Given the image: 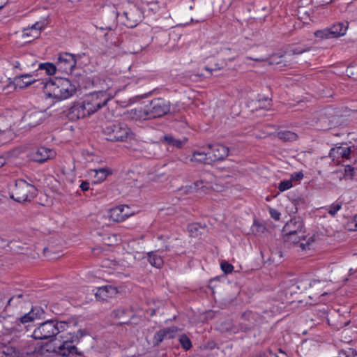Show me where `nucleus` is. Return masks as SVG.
Segmentation results:
<instances>
[{
  "label": "nucleus",
  "instance_id": "obj_50",
  "mask_svg": "<svg viewBox=\"0 0 357 357\" xmlns=\"http://www.w3.org/2000/svg\"><path fill=\"white\" fill-rule=\"evenodd\" d=\"M245 59L247 60H253V61H258V62H262V61H265L267 60L266 59H264V58H252L250 56H247Z\"/></svg>",
  "mask_w": 357,
  "mask_h": 357
},
{
  "label": "nucleus",
  "instance_id": "obj_44",
  "mask_svg": "<svg viewBox=\"0 0 357 357\" xmlns=\"http://www.w3.org/2000/svg\"><path fill=\"white\" fill-rule=\"evenodd\" d=\"M269 213L271 217L275 220H280L281 214L278 211L272 208H269Z\"/></svg>",
  "mask_w": 357,
  "mask_h": 357
},
{
  "label": "nucleus",
  "instance_id": "obj_1",
  "mask_svg": "<svg viewBox=\"0 0 357 357\" xmlns=\"http://www.w3.org/2000/svg\"><path fill=\"white\" fill-rule=\"evenodd\" d=\"M171 104L169 101L163 98H155L144 107H137L130 109L128 118L135 121H146L156 118H160L170 111Z\"/></svg>",
  "mask_w": 357,
  "mask_h": 357
},
{
  "label": "nucleus",
  "instance_id": "obj_36",
  "mask_svg": "<svg viewBox=\"0 0 357 357\" xmlns=\"http://www.w3.org/2000/svg\"><path fill=\"white\" fill-rule=\"evenodd\" d=\"M314 36L321 39L332 38L329 28L318 30L314 32Z\"/></svg>",
  "mask_w": 357,
  "mask_h": 357
},
{
  "label": "nucleus",
  "instance_id": "obj_43",
  "mask_svg": "<svg viewBox=\"0 0 357 357\" xmlns=\"http://www.w3.org/2000/svg\"><path fill=\"white\" fill-rule=\"evenodd\" d=\"M282 62V56L273 55L268 59V63L270 65L278 64Z\"/></svg>",
  "mask_w": 357,
  "mask_h": 357
},
{
  "label": "nucleus",
  "instance_id": "obj_4",
  "mask_svg": "<svg viewBox=\"0 0 357 357\" xmlns=\"http://www.w3.org/2000/svg\"><path fill=\"white\" fill-rule=\"evenodd\" d=\"M36 195V188L24 179L17 180L14 188L10 192V198L20 203L31 202Z\"/></svg>",
  "mask_w": 357,
  "mask_h": 357
},
{
  "label": "nucleus",
  "instance_id": "obj_22",
  "mask_svg": "<svg viewBox=\"0 0 357 357\" xmlns=\"http://www.w3.org/2000/svg\"><path fill=\"white\" fill-rule=\"evenodd\" d=\"M126 214L123 213V207L121 205L114 207L109 211V217L114 222H123L126 220Z\"/></svg>",
  "mask_w": 357,
  "mask_h": 357
},
{
  "label": "nucleus",
  "instance_id": "obj_33",
  "mask_svg": "<svg viewBox=\"0 0 357 357\" xmlns=\"http://www.w3.org/2000/svg\"><path fill=\"white\" fill-rule=\"evenodd\" d=\"M178 342L181 347L185 351L190 349L192 347L191 340L185 334H182L179 336Z\"/></svg>",
  "mask_w": 357,
  "mask_h": 357
},
{
  "label": "nucleus",
  "instance_id": "obj_9",
  "mask_svg": "<svg viewBox=\"0 0 357 357\" xmlns=\"http://www.w3.org/2000/svg\"><path fill=\"white\" fill-rule=\"evenodd\" d=\"M79 341L77 335H71L69 338L63 340V342L55 346L54 351L62 356H69L70 355L77 354V349L75 345V342Z\"/></svg>",
  "mask_w": 357,
  "mask_h": 357
},
{
  "label": "nucleus",
  "instance_id": "obj_55",
  "mask_svg": "<svg viewBox=\"0 0 357 357\" xmlns=\"http://www.w3.org/2000/svg\"><path fill=\"white\" fill-rule=\"evenodd\" d=\"M8 2V0H0V9H1Z\"/></svg>",
  "mask_w": 357,
  "mask_h": 357
},
{
  "label": "nucleus",
  "instance_id": "obj_57",
  "mask_svg": "<svg viewBox=\"0 0 357 357\" xmlns=\"http://www.w3.org/2000/svg\"><path fill=\"white\" fill-rule=\"evenodd\" d=\"M112 36H113V33H105V38H106V40H107L109 38H112Z\"/></svg>",
  "mask_w": 357,
  "mask_h": 357
},
{
  "label": "nucleus",
  "instance_id": "obj_58",
  "mask_svg": "<svg viewBox=\"0 0 357 357\" xmlns=\"http://www.w3.org/2000/svg\"><path fill=\"white\" fill-rule=\"evenodd\" d=\"M100 29L112 31V26L100 27Z\"/></svg>",
  "mask_w": 357,
  "mask_h": 357
},
{
  "label": "nucleus",
  "instance_id": "obj_15",
  "mask_svg": "<svg viewBox=\"0 0 357 357\" xmlns=\"http://www.w3.org/2000/svg\"><path fill=\"white\" fill-rule=\"evenodd\" d=\"M304 231V225L300 218H294L289 220L282 228L283 235L301 234Z\"/></svg>",
  "mask_w": 357,
  "mask_h": 357
},
{
  "label": "nucleus",
  "instance_id": "obj_7",
  "mask_svg": "<svg viewBox=\"0 0 357 357\" xmlns=\"http://www.w3.org/2000/svg\"><path fill=\"white\" fill-rule=\"evenodd\" d=\"M82 55H84V54L60 53L56 62L58 72L67 75L72 73L76 66L77 60L82 59Z\"/></svg>",
  "mask_w": 357,
  "mask_h": 357
},
{
  "label": "nucleus",
  "instance_id": "obj_18",
  "mask_svg": "<svg viewBox=\"0 0 357 357\" xmlns=\"http://www.w3.org/2000/svg\"><path fill=\"white\" fill-rule=\"evenodd\" d=\"M44 81L43 79H32V76L30 74H24L15 77L14 85L16 88L23 89L33 83L38 82L37 86L41 85L43 86L41 82Z\"/></svg>",
  "mask_w": 357,
  "mask_h": 357
},
{
  "label": "nucleus",
  "instance_id": "obj_6",
  "mask_svg": "<svg viewBox=\"0 0 357 357\" xmlns=\"http://www.w3.org/2000/svg\"><path fill=\"white\" fill-rule=\"evenodd\" d=\"M111 99L107 91H98L91 93L82 100L91 114L105 106Z\"/></svg>",
  "mask_w": 357,
  "mask_h": 357
},
{
  "label": "nucleus",
  "instance_id": "obj_14",
  "mask_svg": "<svg viewBox=\"0 0 357 357\" xmlns=\"http://www.w3.org/2000/svg\"><path fill=\"white\" fill-rule=\"evenodd\" d=\"M208 153L213 162L225 159L229 155V148L220 144H208Z\"/></svg>",
  "mask_w": 357,
  "mask_h": 357
},
{
  "label": "nucleus",
  "instance_id": "obj_48",
  "mask_svg": "<svg viewBox=\"0 0 357 357\" xmlns=\"http://www.w3.org/2000/svg\"><path fill=\"white\" fill-rule=\"evenodd\" d=\"M90 183L87 181H82L79 185L82 191H87L89 189Z\"/></svg>",
  "mask_w": 357,
  "mask_h": 357
},
{
  "label": "nucleus",
  "instance_id": "obj_41",
  "mask_svg": "<svg viewBox=\"0 0 357 357\" xmlns=\"http://www.w3.org/2000/svg\"><path fill=\"white\" fill-rule=\"evenodd\" d=\"M220 266L222 271L226 274L231 273L234 269V266L227 261L222 262Z\"/></svg>",
  "mask_w": 357,
  "mask_h": 357
},
{
  "label": "nucleus",
  "instance_id": "obj_59",
  "mask_svg": "<svg viewBox=\"0 0 357 357\" xmlns=\"http://www.w3.org/2000/svg\"><path fill=\"white\" fill-rule=\"evenodd\" d=\"M78 333H79V337H83L84 335V333L82 331V330H79Z\"/></svg>",
  "mask_w": 357,
  "mask_h": 357
},
{
  "label": "nucleus",
  "instance_id": "obj_19",
  "mask_svg": "<svg viewBox=\"0 0 357 357\" xmlns=\"http://www.w3.org/2000/svg\"><path fill=\"white\" fill-rule=\"evenodd\" d=\"M118 293L117 287L112 285H105L98 287L95 296L98 300L105 301L109 298L114 297Z\"/></svg>",
  "mask_w": 357,
  "mask_h": 357
},
{
  "label": "nucleus",
  "instance_id": "obj_32",
  "mask_svg": "<svg viewBox=\"0 0 357 357\" xmlns=\"http://www.w3.org/2000/svg\"><path fill=\"white\" fill-rule=\"evenodd\" d=\"M257 102L259 109L268 110L271 107L272 100L268 97H263L259 98Z\"/></svg>",
  "mask_w": 357,
  "mask_h": 357
},
{
  "label": "nucleus",
  "instance_id": "obj_49",
  "mask_svg": "<svg viewBox=\"0 0 357 357\" xmlns=\"http://www.w3.org/2000/svg\"><path fill=\"white\" fill-rule=\"evenodd\" d=\"M97 174H100V176L98 178L99 180L103 181L107 176L106 170L104 169H100L98 172H97Z\"/></svg>",
  "mask_w": 357,
  "mask_h": 357
},
{
  "label": "nucleus",
  "instance_id": "obj_51",
  "mask_svg": "<svg viewBox=\"0 0 357 357\" xmlns=\"http://www.w3.org/2000/svg\"><path fill=\"white\" fill-rule=\"evenodd\" d=\"M211 17V14H208V15H206V16L203 17H201L200 19L199 20H197L196 22H205L206 20H207L208 18H210Z\"/></svg>",
  "mask_w": 357,
  "mask_h": 357
},
{
  "label": "nucleus",
  "instance_id": "obj_30",
  "mask_svg": "<svg viewBox=\"0 0 357 357\" xmlns=\"http://www.w3.org/2000/svg\"><path fill=\"white\" fill-rule=\"evenodd\" d=\"M39 69L45 70L48 75H53L58 71L56 65L49 62L40 63Z\"/></svg>",
  "mask_w": 357,
  "mask_h": 357
},
{
  "label": "nucleus",
  "instance_id": "obj_39",
  "mask_svg": "<svg viewBox=\"0 0 357 357\" xmlns=\"http://www.w3.org/2000/svg\"><path fill=\"white\" fill-rule=\"evenodd\" d=\"M292 187L291 180L282 181L278 185V189L280 192H284L290 189Z\"/></svg>",
  "mask_w": 357,
  "mask_h": 357
},
{
  "label": "nucleus",
  "instance_id": "obj_29",
  "mask_svg": "<svg viewBox=\"0 0 357 357\" xmlns=\"http://www.w3.org/2000/svg\"><path fill=\"white\" fill-rule=\"evenodd\" d=\"M310 287L314 291V296H324L327 294V292L323 291L321 287L323 286V283H321L319 280H313L310 282L309 284Z\"/></svg>",
  "mask_w": 357,
  "mask_h": 357
},
{
  "label": "nucleus",
  "instance_id": "obj_13",
  "mask_svg": "<svg viewBox=\"0 0 357 357\" xmlns=\"http://www.w3.org/2000/svg\"><path fill=\"white\" fill-rule=\"evenodd\" d=\"M91 115L83 100L78 101L70 108L68 117L71 121H77Z\"/></svg>",
  "mask_w": 357,
  "mask_h": 357
},
{
  "label": "nucleus",
  "instance_id": "obj_56",
  "mask_svg": "<svg viewBox=\"0 0 357 357\" xmlns=\"http://www.w3.org/2000/svg\"><path fill=\"white\" fill-rule=\"evenodd\" d=\"M13 66L14 68H20V63L18 61H15L13 63Z\"/></svg>",
  "mask_w": 357,
  "mask_h": 357
},
{
  "label": "nucleus",
  "instance_id": "obj_24",
  "mask_svg": "<svg viewBox=\"0 0 357 357\" xmlns=\"http://www.w3.org/2000/svg\"><path fill=\"white\" fill-rule=\"evenodd\" d=\"M43 29V26L40 22H36L31 26L24 29L23 36L30 37L33 39L36 38L39 36L40 31Z\"/></svg>",
  "mask_w": 357,
  "mask_h": 357
},
{
  "label": "nucleus",
  "instance_id": "obj_28",
  "mask_svg": "<svg viewBox=\"0 0 357 357\" xmlns=\"http://www.w3.org/2000/svg\"><path fill=\"white\" fill-rule=\"evenodd\" d=\"M278 137L280 139L284 142H294L298 139V135L296 133L289 130H282L278 132Z\"/></svg>",
  "mask_w": 357,
  "mask_h": 357
},
{
  "label": "nucleus",
  "instance_id": "obj_10",
  "mask_svg": "<svg viewBox=\"0 0 357 357\" xmlns=\"http://www.w3.org/2000/svg\"><path fill=\"white\" fill-rule=\"evenodd\" d=\"M260 316L257 313L252 311L245 312L239 323L240 329L243 332H248L253 330L259 324Z\"/></svg>",
  "mask_w": 357,
  "mask_h": 357
},
{
  "label": "nucleus",
  "instance_id": "obj_27",
  "mask_svg": "<svg viewBox=\"0 0 357 357\" xmlns=\"http://www.w3.org/2000/svg\"><path fill=\"white\" fill-rule=\"evenodd\" d=\"M148 261L150 264L155 268H160L163 265L162 257L158 255L156 252H149L147 253Z\"/></svg>",
  "mask_w": 357,
  "mask_h": 357
},
{
  "label": "nucleus",
  "instance_id": "obj_60",
  "mask_svg": "<svg viewBox=\"0 0 357 357\" xmlns=\"http://www.w3.org/2000/svg\"><path fill=\"white\" fill-rule=\"evenodd\" d=\"M333 1V0H323V1H324V3H328L331 2V1Z\"/></svg>",
  "mask_w": 357,
  "mask_h": 357
},
{
  "label": "nucleus",
  "instance_id": "obj_63",
  "mask_svg": "<svg viewBox=\"0 0 357 357\" xmlns=\"http://www.w3.org/2000/svg\"><path fill=\"white\" fill-rule=\"evenodd\" d=\"M280 352H281V353H283V354H284V352H283V351H282V350H281V349H280Z\"/></svg>",
  "mask_w": 357,
  "mask_h": 357
},
{
  "label": "nucleus",
  "instance_id": "obj_21",
  "mask_svg": "<svg viewBox=\"0 0 357 357\" xmlns=\"http://www.w3.org/2000/svg\"><path fill=\"white\" fill-rule=\"evenodd\" d=\"M348 26L349 24L347 22H337L334 24L329 28L332 38L344 36L347 32Z\"/></svg>",
  "mask_w": 357,
  "mask_h": 357
},
{
  "label": "nucleus",
  "instance_id": "obj_11",
  "mask_svg": "<svg viewBox=\"0 0 357 357\" xmlns=\"http://www.w3.org/2000/svg\"><path fill=\"white\" fill-rule=\"evenodd\" d=\"M354 146H337L331 149L330 151L331 157L333 159L337 158L338 162H345L347 160H351L354 158Z\"/></svg>",
  "mask_w": 357,
  "mask_h": 357
},
{
  "label": "nucleus",
  "instance_id": "obj_46",
  "mask_svg": "<svg viewBox=\"0 0 357 357\" xmlns=\"http://www.w3.org/2000/svg\"><path fill=\"white\" fill-rule=\"evenodd\" d=\"M303 178V174L301 172H294L291 176V180L292 181H301Z\"/></svg>",
  "mask_w": 357,
  "mask_h": 357
},
{
  "label": "nucleus",
  "instance_id": "obj_40",
  "mask_svg": "<svg viewBox=\"0 0 357 357\" xmlns=\"http://www.w3.org/2000/svg\"><path fill=\"white\" fill-rule=\"evenodd\" d=\"M128 313H129V310L127 308H118L112 312L114 317L117 319L122 318Z\"/></svg>",
  "mask_w": 357,
  "mask_h": 357
},
{
  "label": "nucleus",
  "instance_id": "obj_52",
  "mask_svg": "<svg viewBox=\"0 0 357 357\" xmlns=\"http://www.w3.org/2000/svg\"><path fill=\"white\" fill-rule=\"evenodd\" d=\"M345 172L347 173L348 172H350L351 176L353 175L354 169L351 167L350 165H345Z\"/></svg>",
  "mask_w": 357,
  "mask_h": 357
},
{
  "label": "nucleus",
  "instance_id": "obj_25",
  "mask_svg": "<svg viewBox=\"0 0 357 357\" xmlns=\"http://www.w3.org/2000/svg\"><path fill=\"white\" fill-rule=\"evenodd\" d=\"M192 161H196L203 164H211L213 162L211 155H209L208 151L207 152H200V151H195L193 152Z\"/></svg>",
  "mask_w": 357,
  "mask_h": 357
},
{
  "label": "nucleus",
  "instance_id": "obj_42",
  "mask_svg": "<svg viewBox=\"0 0 357 357\" xmlns=\"http://www.w3.org/2000/svg\"><path fill=\"white\" fill-rule=\"evenodd\" d=\"M19 320L22 324H26L34 321L30 312L26 313L24 316L21 317Z\"/></svg>",
  "mask_w": 357,
  "mask_h": 357
},
{
  "label": "nucleus",
  "instance_id": "obj_17",
  "mask_svg": "<svg viewBox=\"0 0 357 357\" xmlns=\"http://www.w3.org/2000/svg\"><path fill=\"white\" fill-rule=\"evenodd\" d=\"M45 114L40 111H33L26 114L23 117V121L29 127L34 128L45 120Z\"/></svg>",
  "mask_w": 357,
  "mask_h": 357
},
{
  "label": "nucleus",
  "instance_id": "obj_3",
  "mask_svg": "<svg viewBox=\"0 0 357 357\" xmlns=\"http://www.w3.org/2000/svg\"><path fill=\"white\" fill-rule=\"evenodd\" d=\"M68 323L48 320L40 324L34 331L32 337L36 340H52L57 334L67 330Z\"/></svg>",
  "mask_w": 357,
  "mask_h": 357
},
{
  "label": "nucleus",
  "instance_id": "obj_20",
  "mask_svg": "<svg viewBox=\"0 0 357 357\" xmlns=\"http://www.w3.org/2000/svg\"><path fill=\"white\" fill-rule=\"evenodd\" d=\"M284 241L294 245H299L302 250H305L308 247V243H305V231L301 234H285L283 235Z\"/></svg>",
  "mask_w": 357,
  "mask_h": 357
},
{
  "label": "nucleus",
  "instance_id": "obj_47",
  "mask_svg": "<svg viewBox=\"0 0 357 357\" xmlns=\"http://www.w3.org/2000/svg\"><path fill=\"white\" fill-rule=\"evenodd\" d=\"M350 229L357 231V215H356L349 222Z\"/></svg>",
  "mask_w": 357,
  "mask_h": 357
},
{
  "label": "nucleus",
  "instance_id": "obj_62",
  "mask_svg": "<svg viewBox=\"0 0 357 357\" xmlns=\"http://www.w3.org/2000/svg\"><path fill=\"white\" fill-rule=\"evenodd\" d=\"M111 44H114V45H116V46L118 45H117V43H116V41H114V43H113V42H112V43H111Z\"/></svg>",
  "mask_w": 357,
  "mask_h": 357
},
{
  "label": "nucleus",
  "instance_id": "obj_26",
  "mask_svg": "<svg viewBox=\"0 0 357 357\" xmlns=\"http://www.w3.org/2000/svg\"><path fill=\"white\" fill-rule=\"evenodd\" d=\"M30 298L29 294L24 293H19L15 294L11 298H9L8 301V304L9 305H18L22 302H29Z\"/></svg>",
  "mask_w": 357,
  "mask_h": 357
},
{
  "label": "nucleus",
  "instance_id": "obj_45",
  "mask_svg": "<svg viewBox=\"0 0 357 357\" xmlns=\"http://www.w3.org/2000/svg\"><path fill=\"white\" fill-rule=\"evenodd\" d=\"M121 206L123 207V213L126 214V219L134 215V211L128 205H121Z\"/></svg>",
  "mask_w": 357,
  "mask_h": 357
},
{
  "label": "nucleus",
  "instance_id": "obj_16",
  "mask_svg": "<svg viewBox=\"0 0 357 357\" xmlns=\"http://www.w3.org/2000/svg\"><path fill=\"white\" fill-rule=\"evenodd\" d=\"M178 330L176 326H171L157 331L153 338V345L158 346L163 340L174 338Z\"/></svg>",
  "mask_w": 357,
  "mask_h": 357
},
{
  "label": "nucleus",
  "instance_id": "obj_34",
  "mask_svg": "<svg viewBox=\"0 0 357 357\" xmlns=\"http://www.w3.org/2000/svg\"><path fill=\"white\" fill-rule=\"evenodd\" d=\"M164 140L169 144L176 148H181L183 142L180 139L174 138L172 135H165Z\"/></svg>",
  "mask_w": 357,
  "mask_h": 357
},
{
  "label": "nucleus",
  "instance_id": "obj_38",
  "mask_svg": "<svg viewBox=\"0 0 357 357\" xmlns=\"http://www.w3.org/2000/svg\"><path fill=\"white\" fill-rule=\"evenodd\" d=\"M310 47L304 45V46H299V47L292 48L289 51V52L293 55L301 54L305 52L310 51Z\"/></svg>",
  "mask_w": 357,
  "mask_h": 357
},
{
  "label": "nucleus",
  "instance_id": "obj_53",
  "mask_svg": "<svg viewBox=\"0 0 357 357\" xmlns=\"http://www.w3.org/2000/svg\"><path fill=\"white\" fill-rule=\"evenodd\" d=\"M197 229H198V225L192 224L191 226L192 232H194L195 231H197Z\"/></svg>",
  "mask_w": 357,
  "mask_h": 357
},
{
  "label": "nucleus",
  "instance_id": "obj_35",
  "mask_svg": "<svg viewBox=\"0 0 357 357\" xmlns=\"http://www.w3.org/2000/svg\"><path fill=\"white\" fill-rule=\"evenodd\" d=\"M30 312L33 320L43 318L45 314L44 310L40 306L32 307Z\"/></svg>",
  "mask_w": 357,
  "mask_h": 357
},
{
  "label": "nucleus",
  "instance_id": "obj_31",
  "mask_svg": "<svg viewBox=\"0 0 357 357\" xmlns=\"http://www.w3.org/2000/svg\"><path fill=\"white\" fill-rule=\"evenodd\" d=\"M342 202L336 201L328 206L326 210L331 216H335L337 213L342 208Z\"/></svg>",
  "mask_w": 357,
  "mask_h": 357
},
{
  "label": "nucleus",
  "instance_id": "obj_5",
  "mask_svg": "<svg viewBox=\"0 0 357 357\" xmlns=\"http://www.w3.org/2000/svg\"><path fill=\"white\" fill-rule=\"evenodd\" d=\"M106 139L111 142H123L133 137L130 129L123 123H115L106 125L103 128Z\"/></svg>",
  "mask_w": 357,
  "mask_h": 357
},
{
  "label": "nucleus",
  "instance_id": "obj_2",
  "mask_svg": "<svg viewBox=\"0 0 357 357\" xmlns=\"http://www.w3.org/2000/svg\"><path fill=\"white\" fill-rule=\"evenodd\" d=\"M44 93L50 98L59 100L68 99L77 91L76 86L68 79L63 77L49 78L41 82Z\"/></svg>",
  "mask_w": 357,
  "mask_h": 357
},
{
  "label": "nucleus",
  "instance_id": "obj_23",
  "mask_svg": "<svg viewBox=\"0 0 357 357\" xmlns=\"http://www.w3.org/2000/svg\"><path fill=\"white\" fill-rule=\"evenodd\" d=\"M192 190L197 192L199 196L207 194L211 189V185L203 180L197 181L190 186Z\"/></svg>",
  "mask_w": 357,
  "mask_h": 357
},
{
  "label": "nucleus",
  "instance_id": "obj_12",
  "mask_svg": "<svg viewBox=\"0 0 357 357\" xmlns=\"http://www.w3.org/2000/svg\"><path fill=\"white\" fill-rule=\"evenodd\" d=\"M123 15L126 19L124 24L130 28L135 27L143 19L142 10L136 6H131L128 10L123 12Z\"/></svg>",
  "mask_w": 357,
  "mask_h": 357
},
{
  "label": "nucleus",
  "instance_id": "obj_8",
  "mask_svg": "<svg viewBox=\"0 0 357 357\" xmlns=\"http://www.w3.org/2000/svg\"><path fill=\"white\" fill-rule=\"evenodd\" d=\"M56 154V151L52 149L40 146L31 150L27 154V157L33 162L42 164L55 158Z\"/></svg>",
  "mask_w": 357,
  "mask_h": 357
},
{
  "label": "nucleus",
  "instance_id": "obj_54",
  "mask_svg": "<svg viewBox=\"0 0 357 357\" xmlns=\"http://www.w3.org/2000/svg\"><path fill=\"white\" fill-rule=\"evenodd\" d=\"M6 163V160L3 157L0 156V167H3Z\"/></svg>",
  "mask_w": 357,
  "mask_h": 357
},
{
  "label": "nucleus",
  "instance_id": "obj_37",
  "mask_svg": "<svg viewBox=\"0 0 357 357\" xmlns=\"http://www.w3.org/2000/svg\"><path fill=\"white\" fill-rule=\"evenodd\" d=\"M15 351L13 348H0V357H14Z\"/></svg>",
  "mask_w": 357,
  "mask_h": 357
},
{
  "label": "nucleus",
  "instance_id": "obj_61",
  "mask_svg": "<svg viewBox=\"0 0 357 357\" xmlns=\"http://www.w3.org/2000/svg\"><path fill=\"white\" fill-rule=\"evenodd\" d=\"M127 321H128L123 320V321H121L120 323H121V324H126V323H127Z\"/></svg>",
  "mask_w": 357,
  "mask_h": 357
}]
</instances>
